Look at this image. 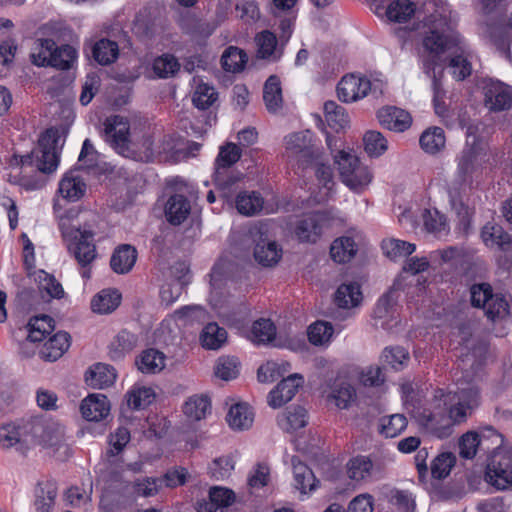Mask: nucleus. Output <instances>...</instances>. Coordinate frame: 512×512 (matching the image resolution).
Returning a JSON list of instances; mask_svg holds the SVG:
<instances>
[{"instance_id":"1","label":"nucleus","mask_w":512,"mask_h":512,"mask_svg":"<svg viewBox=\"0 0 512 512\" xmlns=\"http://www.w3.org/2000/svg\"><path fill=\"white\" fill-rule=\"evenodd\" d=\"M479 404V388L475 383L462 381L456 390H435L430 406L419 412L416 420L429 434L448 438L454 426L464 423Z\"/></svg>"},{"instance_id":"2","label":"nucleus","mask_w":512,"mask_h":512,"mask_svg":"<svg viewBox=\"0 0 512 512\" xmlns=\"http://www.w3.org/2000/svg\"><path fill=\"white\" fill-rule=\"evenodd\" d=\"M311 131H301L285 137L286 151L289 157H294L298 169L303 172L314 171L319 186L316 202L327 201L335 186L333 170L322 149L314 143Z\"/></svg>"},{"instance_id":"3","label":"nucleus","mask_w":512,"mask_h":512,"mask_svg":"<svg viewBox=\"0 0 512 512\" xmlns=\"http://www.w3.org/2000/svg\"><path fill=\"white\" fill-rule=\"evenodd\" d=\"M61 137L57 130L47 129L38 140L37 146L26 155L18 157L15 155V160L21 167L22 177L20 180L21 186L26 190H38L42 188L43 181L40 179H28L27 174L34 169L43 174L54 173L60 163Z\"/></svg>"},{"instance_id":"4","label":"nucleus","mask_w":512,"mask_h":512,"mask_svg":"<svg viewBox=\"0 0 512 512\" xmlns=\"http://www.w3.org/2000/svg\"><path fill=\"white\" fill-rule=\"evenodd\" d=\"M106 142L120 155L140 162L154 158L151 135L131 129L128 120L120 115L111 116L104 123Z\"/></svg>"},{"instance_id":"5","label":"nucleus","mask_w":512,"mask_h":512,"mask_svg":"<svg viewBox=\"0 0 512 512\" xmlns=\"http://www.w3.org/2000/svg\"><path fill=\"white\" fill-rule=\"evenodd\" d=\"M423 46L433 56L451 52L448 67L455 80L462 81L471 75L472 51L458 33L431 30L425 35Z\"/></svg>"},{"instance_id":"6","label":"nucleus","mask_w":512,"mask_h":512,"mask_svg":"<svg viewBox=\"0 0 512 512\" xmlns=\"http://www.w3.org/2000/svg\"><path fill=\"white\" fill-rule=\"evenodd\" d=\"M67 248L72 253L81 266V276L85 279L91 277V271L88 267L97 257L96 246L94 243L95 233L90 228L67 226L62 218L59 223Z\"/></svg>"},{"instance_id":"7","label":"nucleus","mask_w":512,"mask_h":512,"mask_svg":"<svg viewBox=\"0 0 512 512\" xmlns=\"http://www.w3.org/2000/svg\"><path fill=\"white\" fill-rule=\"evenodd\" d=\"M476 158L472 149L464 150L458 159L454 178L447 184L449 203L458 215L467 214L463 196L473 187L474 175L477 172Z\"/></svg>"},{"instance_id":"8","label":"nucleus","mask_w":512,"mask_h":512,"mask_svg":"<svg viewBox=\"0 0 512 512\" xmlns=\"http://www.w3.org/2000/svg\"><path fill=\"white\" fill-rule=\"evenodd\" d=\"M342 183L355 193H362L373 180L372 170L353 150L340 149L333 155Z\"/></svg>"},{"instance_id":"9","label":"nucleus","mask_w":512,"mask_h":512,"mask_svg":"<svg viewBox=\"0 0 512 512\" xmlns=\"http://www.w3.org/2000/svg\"><path fill=\"white\" fill-rule=\"evenodd\" d=\"M470 296L472 306L482 308L485 315L493 321L503 319L510 313L507 298L501 293H494L492 286L488 283L472 285Z\"/></svg>"},{"instance_id":"10","label":"nucleus","mask_w":512,"mask_h":512,"mask_svg":"<svg viewBox=\"0 0 512 512\" xmlns=\"http://www.w3.org/2000/svg\"><path fill=\"white\" fill-rule=\"evenodd\" d=\"M485 481L497 490L512 487V451L494 453L486 466Z\"/></svg>"},{"instance_id":"11","label":"nucleus","mask_w":512,"mask_h":512,"mask_svg":"<svg viewBox=\"0 0 512 512\" xmlns=\"http://www.w3.org/2000/svg\"><path fill=\"white\" fill-rule=\"evenodd\" d=\"M330 220L331 217L326 211L309 214L298 221L294 233L301 242L315 243L322 235L323 229L329 225Z\"/></svg>"},{"instance_id":"12","label":"nucleus","mask_w":512,"mask_h":512,"mask_svg":"<svg viewBox=\"0 0 512 512\" xmlns=\"http://www.w3.org/2000/svg\"><path fill=\"white\" fill-rule=\"evenodd\" d=\"M241 157L239 147L234 143H228L220 148L216 158L215 182L222 189L236 183L239 178L234 176L226 177V169L235 164Z\"/></svg>"},{"instance_id":"13","label":"nucleus","mask_w":512,"mask_h":512,"mask_svg":"<svg viewBox=\"0 0 512 512\" xmlns=\"http://www.w3.org/2000/svg\"><path fill=\"white\" fill-rule=\"evenodd\" d=\"M370 89L369 79L351 74L342 77L337 85V94L342 102L351 103L367 96Z\"/></svg>"},{"instance_id":"14","label":"nucleus","mask_w":512,"mask_h":512,"mask_svg":"<svg viewBox=\"0 0 512 512\" xmlns=\"http://www.w3.org/2000/svg\"><path fill=\"white\" fill-rule=\"evenodd\" d=\"M29 425L7 423L0 427V445L5 448H15L24 454L28 450Z\"/></svg>"},{"instance_id":"15","label":"nucleus","mask_w":512,"mask_h":512,"mask_svg":"<svg viewBox=\"0 0 512 512\" xmlns=\"http://www.w3.org/2000/svg\"><path fill=\"white\" fill-rule=\"evenodd\" d=\"M304 383L301 374L295 373L284 378L268 396V404L272 408H280L289 402Z\"/></svg>"},{"instance_id":"16","label":"nucleus","mask_w":512,"mask_h":512,"mask_svg":"<svg viewBox=\"0 0 512 512\" xmlns=\"http://www.w3.org/2000/svg\"><path fill=\"white\" fill-rule=\"evenodd\" d=\"M235 501L233 490L213 486L209 489L208 499H203L197 503V512H224Z\"/></svg>"},{"instance_id":"17","label":"nucleus","mask_w":512,"mask_h":512,"mask_svg":"<svg viewBox=\"0 0 512 512\" xmlns=\"http://www.w3.org/2000/svg\"><path fill=\"white\" fill-rule=\"evenodd\" d=\"M484 94L485 105L489 110H506L512 104V87L500 81H490L485 86Z\"/></svg>"},{"instance_id":"18","label":"nucleus","mask_w":512,"mask_h":512,"mask_svg":"<svg viewBox=\"0 0 512 512\" xmlns=\"http://www.w3.org/2000/svg\"><path fill=\"white\" fill-rule=\"evenodd\" d=\"M377 119L383 128L394 132H404L412 124L411 115L406 110L395 106L379 109Z\"/></svg>"},{"instance_id":"19","label":"nucleus","mask_w":512,"mask_h":512,"mask_svg":"<svg viewBox=\"0 0 512 512\" xmlns=\"http://www.w3.org/2000/svg\"><path fill=\"white\" fill-rule=\"evenodd\" d=\"M481 238L484 244L490 248H497L512 260V236L495 223H487L481 230Z\"/></svg>"},{"instance_id":"20","label":"nucleus","mask_w":512,"mask_h":512,"mask_svg":"<svg viewBox=\"0 0 512 512\" xmlns=\"http://www.w3.org/2000/svg\"><path fill=\"white\" fill-rule=\"evenodd\" d=\"M80 411L87 421H101L110 412V403L103 394H90L82 400Z\"/></svg>"},{"instance_id":"21","label":"nucleus","mask_w":512,"mask_h":512,"mask_svg":"<svg viewBox=\"0 0 512 512\" xmlns=\"http://www.w3.org/2000/svg\"><path fill=\"white\" fill-rule=\"evenodd\" d=\"M86 188L87 185L79 172L70 170L59 181L58 192L65 200L75 202L84 196Z\"/></svg>"},{"instance_id":"22","label":"nucleus","mask_w":512,"mask_h":512,"mask_svg":"<svg viewBox=\"0 0 512 512\" xmlns=\"http://www.w3.org/2000/svg\"><path fill=\"white\" fill-rule=\"evenodd\" d=\"M116 377L114 367L105 363H96L85 373L87 385L95 389H104L113 385Z\"/></svg>"},{"instance_id":"23","label":"nucleus","mask_w":512,"mask_h":512,"mask_svg":"<svg viewBox=\"0 0 512 512\" xmlns=\"http://www.w3.org/2000/svg\"><path fill=\"white\" fill-rule=\"evenodd\" d=\"M191 211L190 201L181 194H174L169 197L165 205V216L172 225L183 223Z\"/></svg>"},{"instance_id":"24","label":"nucleus","mask_w":512,"mask_h":512,"mask_svg":"<svg viewBox=\"0 0 512 512\" xmlns=\"http://www.w3.org/2000/svg\"><path fill=\"white\" fill-rule=\"evenodd\" d=\"M136 260V249L129 244H122L114 250L110 266L115 273L126 274L133 268Z\"/></svg>"},{"instance_id":"25","label":"nucleus","mask_w":512,"mask_h":512,"mask_svg":"<svg viewBox=\"0 0 512 512\" xmlns=\"http://www.w3.org/2000/svg\"><path fill=\"white\" fill-rule=\"evenodd\" d=\"M70 347V335L67 332H57L43 345L40 355L47 361H56Z\"/></svg>"},{"instance_id":"26","label":"nucleus","mask_w":512,"mask_h":512,"mask_svg":"<svg viewBox=\"0 0 512 512\" xmlns=\"http://www.w3.org/2000/svg\"><path fill=\"white\" fill-rule=\"evenodd\" d=\"M254 258L263 267H273L282 258V248L275 241L261 240L254 248Z\"/></svg>"},{"instance_id":"27","label":"nucleus","mask_w":512,"mask_h":512,"mask_svg":"<svg viewBox=\"0 0 512 512\" xmlns=\"http://www.w3.org/2000/svg\"><path fill=\"white\" fill-rule=\"evenodd\" d=\"M263 100L270 113H277L283 105L281 81L276 75H271L263 87Z\"/></svg>"},{"instance_id":"28","label":"nucleus","mask_w":512,"mask_h":512,"mask_svg":"<svg viewBox=\"0 0 512 512\" xmlns=\"http://www.w3.org/2000/svg\"><path fill=\"white\" fill-rule=\"evenodd\" d=\"M335 303L343 309L356 307L362 301L360 285L356 282L344 283L335 292Z\"/></svg>"},{"instance_id":"29","label":"nucleus","mask_w":512,"mask_h":512,"mask_svg":"<svg viewBox=\"0 0 512 512\" xmlns=\"http://www.w3.org/2000/svg\"><path fill=\"white\" fill-rule=\"evenodd\" d=\"M121 302V294L115 289H104L96 294L91 301L93 312L109 314L113 312Z\"/></svg>"},{"instance_id":"30","label":"nucleus","mask_w":512,"mask_h":512,"mask_svg":"<svg viewBox=\"0 0 512 512\" xmlns=\"http://www.w3.org/2000/svg\"><path fill=\"white\" fill-rule=\"evenodd\" d=\"M254 421V413L249 405L238 403L231 406L227 422L234 430H245L252 426Z\"/></svg>"},{"instance_id":"31","label":"nucleus","mask_w":512,"mask_h":512,"mask_svg":"<svg viewBox=\"0 0 512 512\" xmlns=\"http://www.w3.org/2000/svg\"><path fill=\"white\" fill-rule=\"evenodd\" d=\"M138 369L144 374H155L165 367V355L156 349H146L136 359Z\"/></svg>"},{"instance_id":"32","label":"nucleus","mask_w":512,"mask_h":512,"mask_svg":"<svg viewBox=\"0 0 512 512\" xmlns=\"http://www.w3.org/2000/svg\"><path fill=\"white\" fill-rule=\"evenodd\" d=\"M292 465L296 489L301 493L314 490L317 480L312 470L296 457L292 458Z\"/></svg>"},{"instance_id":"33","label":"nucleus","mask_w":512,"mask_h":512,"mask_svg":"<svg viewBox=\"0 0 512 512\" xmlns=\"http://www.w3.org/2000/svg\"><path fill=\"white\" fill-rule=\"evenodd\" d=\"M257 46V57L269 61H276L280 58V53L277 51V38L268 31H262L255 37Z\"/></svg>"},{"instance_id":"34","label":"nucleus","mask_w":512,"mask_h":512,"mask_svg":"<svg viewBox=\"0 0 512 512\" xmlns=\"http://www.w3.org/2000/svg\"><path fill=\"white\" fill-rule=\"evenodd\" d=\"M277 423L283 431L292 433L306 426V410L300 406L289 409L278 416Z\"/></svg>"},{"instance_id":"35","label":"nucleus","mask_w":512,"mask_h":512,"mask_svg":"<svg viewBox=\"0 0 512 512\" xmlns=\"http://www.w3.org/2000/svg\"><path fill=\"white\" fill-rule=\"evenodd\" d=\"M27 339L31 342H41L54 330V320L47 316H35L27 324Z\"/></svg>"},{"instance_id":"36","label":"nucleus","mask_w":512,"mask_h":512,"mask_svg":"<svg viewBox=\"0 0 512 512\" xmlns=\"http://www.w3.org/2000/svg\"><path fill=\"white\" fill-rule=\"evenodd\" d=\"M357 252V245L352 237L343 236L335 239L330 247V255L337 263L349 262Z\"/></svg>"},{"instance_id":"37","label":"nucleus","mask_w":512,"mask_h":512,"mask_svg":"<svg viewBox=\"0 0 512 512\" xmlns=\"http://www.w3.org/2000/svg\"><path fill=\"white\" fill-rule=\"evenodd\" d=\"M55 44L54 40L48 38L36 40L30 54L31 62L38 67H49Z\"/></svg>"},{"instance_id":"38","label":"nucleus","mask_w":512,"mask_h":512,"mask_svg":"<svg viewBox=\"0 0 512 512\" xmlns=\"http://www.w3.org/2000/svg\"><path fill=\"white\" fill-rule=\"evenodd\" d=\"M92 55L100 65H109L118 58V44L109 39H101L94 44Z\"/></svg>"},{"instance_id":"39","label":"nucleus","mask_w":512,"mask_h":512,"mask_svg":"<svg viewBox=\"0 0 512 512\" xmlns=\"http://www.w3.org/2000/svg\"><path fill=\"white\" fill-rule=\"evenodd\" d=\"M227 339V332L217 323H208L202 330L200 340L204 348L210 350L219 349Z\"/></svg>"},{"instance_id":"40","label":"nucleus","mask_w":512,"mask_h":512,"mask_svg":"<svg viewBox=\"0 0 512 512\" xmlns=\"http://www.w3.org/2000/svg\"><path fill=\"white\" fill-rule=\"evenodd\" d=\"M373 463L367 456H356L349 460L347 463V474L348 477L355 481H365L372 473Z\"/></svg>"},{"instance_id":"41","label":"nucleus","mask_w":512,"mask_h":512,"mask_svg":"<svg viewBox=\"0 0 512 512\" xmlns=\"http://www.w3.org/2000/svg\"><path fill=\"white\" fill-rule=\"evenodd\" d=\"M415 11L416 5L411 0H395L388 5L386 15L390 21L404 23L412 18Z\"/></svg>"},{"instance_id":"42","label":"nucleus","mask_w":512,"mask_h":512,"mask_svg":"<svg viewBox=\"0 0 512 512\" xmlns=\"http://www.w3.org/2000/svg\"><path fill=\"white\" fill-rule=\"evenodd\" d=\"M211 403L208 397L194 395L183 406V412L191 421H199L210 411Z\"/></svg>"},{"instance_id":"43","label":"nucleus","mask_w":512,"mask_h":512,"mask_svg":"<svg viewBox=\"0 0 512 512\" xmlns=\"http://www.w3.org/2000/svg\"><path fill=\"white\" fill-rule=\"evenodd\" d=\"M264 200L257 192H242L236 198V208L242 215L252 216L263 208Z\"/></svg>"},{"instance_id":"44","label":"nucleus","mask_w":512,"mask_h":512,"mask_svg":"<svg viewBox=\"0 0 512 512\" xmlns=\"http://www.w3.org/2000/svg\"><path fill=\"white\" fill-rule=\"evenodd\" d=\"M444 130L440 127H433L425 130L420 137L421 148L429 154H436L445 146Z\"/></svg>"},{"instance_id":"45","label":"nucleus","mask_w":512,"mask_h":512,"mask_svg":"<svg viewBox=\"0 0 512 512\" xmlns=\"http://www.w3.org/2000/svg\"><path fill=\"white\" fill-rule=\"evenodd\" d=\"M276 327L270 319H259L252 325L250 340L256 344H267L275 339Z\"/></svg>"},{"instance_id":"46","label":"nucleus","mask_w":512,"mask_h":512,"mask_svg":"<svg viewBox=\"0 0 512 512\" xmlns=\"http://www.w3.org/2000/svg\"><path fill=\"white\" fill-rule=\"evenodd\" d=\"M247 60V54L242 49L234 46L228 47L221 57L223 69L232 73L242 71Z\"/></svg>"},{"instance_id":"47","label":"nucleus","mask_w":512,"mask_h":512,"mask_svg":"<svg viewBox=\"0 0 512 512\" xmlns=\"http://www.w3.org/2000/svg\"><path fill=\"white\" fill-rule=\"evenodd\" d=\"M381 248L388 258L396 261L397 259L411 255L415 251L416 246L410 242L391 238L383 240Z\"/></svg>"},{"instance_id":"48","label":"nucleus","mask_w":512,"mask_h":512,"mask_svg":"<svg viewBox=\"0 0 512 512\" xmlns=\"http://www.w3.org/2000/svg\"><path fill=\"white\" fill-rule=\"evenodd\" d=\"M163 488V480L158 477H142L133 481L131 491L136 497L149 498L157 495Z\"/></svg>"},{"instance_id":"49","label":"nucleus","mask_w":512,"mask_h":512,"mask_svg":"<svg viewBox=\"0 0 512 512\" xmlns=\"http://www.w3.org/2000/svg\"><path fill=\"white\" fill-rule=\"evenodd\" d=\"M127 404L133 410H139L150 405L155 399L152 388L134 386L126 394Z\"/></svg>"},{"instance_id":"50","label":"nucleus","mask_w":512,"mask_h":512,"mask_svg":"<svg viewBox=\"0 0 512 512\" xmlns=\"http://www.w3.org/2000/svg\"><path fill=\"white\" fill-rule=\"evenodd\" d=\"M364 150L370 157H380L388 149V141L379 131L370 130L363 136Z\"/></svg>"},{"instance_id":"51","label":"nucleus","mask_w":512,"mask_h":512,"mask_svg":"<svg viewBox=\"0 0 512 512\" xmlns=\"http://www.w3.org/2000/svg\"><path fill=\"white\" fill-rule=\"evenodd\" d=\"M334 333L331 323L316 321L308 327L307 335L309 342L315 346H323L330 342Z\"/></svg>"},{"instance_id":"52","label":"nucleus","mask_w":512,"mask_h":512,"mask_svg":"<svg viewBox=\"0 0 512 512\" xmlns=\"http://www.w3.org/2000/svg\"><path fill=\"white\" fill-rule=\"evenodd\" d=\"M324 115L328 125L335 130L342 129L348 124V115L344 107L335 101L324 103Z\"/></svg>"},{"instance_id":"53","label":"nucleus","mask_w":512,"mask_h":512,"mask_svg":"<svg viewBox=\"0 0 512 512\" xmlns=\"http://www.w3.org/2000/svg\"><path fill=\"white\" fill-rule=\"evenodd\" d=\"M423 222L425 229L437 237L446 235L449 231L445 216L437 210H425Z\"/></svg>"},{"instance_id":"54","label":"nucleus","mask_w":512,"mask_h":512,"mask_svg":"<svg viewBox=\"0 0 512 512\" xmlns=\"http://www.w3.org/2000/svg\"><path fill=\"white\" fill-rule=\"evenodd\" d=\"M408 421L403 414H393L381 419L380 433L387 438H394L407 427Z\"/></svg>"},{"instance_id":"55","label":"nucleus","mask_w":512,"mask_h":512,"mask_svg":"<svg viewBox=\"0 0 512 512\" xmlns=\"http://www.w3.org/2000/svg\"><path fill=\"white\" fill-rule=\"evenodd\" d=\"M52 62L50 67H54L60 70H68L72 67L74 61L77 58V51L70 45H62L55 48L53 51Z\"/></svg>"},{"instance_id":"56","label":"nucleus","mask_w":512,"mask_h":512,"mask_svg":"<svg viewBox=\"0 0 512 512\" xmlns=\"http://www.w3.org/2000/svg\"><path fill=\"white\" fill-rule=\"evenodd\" d=\"M57 495V489L53 483L42 484L36 492L35 508L37 512H50Z\"/></svg>"},{"instance_id":"57","label":"nucleus","mask_w":512,"mask_h":512,"mask_svg":"<svg viewBox=\"0 0 512 512\" xmlns=\"http://www.w3.org/2000/svg\"><path fill=\"white\" fill-rule=\"evenodd\" d=\"M235 468V462L231 456L215 458L208 466V473L214 480L229 478Z\"/></svg>"},{"instance_id":"58","label":"nucleus","mask_w":512,"mask_h":512,"mask_svg":"<svg viewBox=\"0 0 512 512\" xmlns=\"http://www.w3.org/2000/svg\"><path fill=\"white\" fill-rule=\"evenodd\" d=\"M180 69L177 58L171 54H163L153 62V71L159 78L174 76Z\"/></svg>"},{"instance_id":"59","label":"nucleus","mask_w":512,"mask_h":512,"mask_svg":"<svg viewBox=\"0 0 512 512\" xmlns=\"http://www.w3.org/2000/svg\"><path fill=\"white\" fill-rule=\"evenodd\" d=\"M35 280L38 282L40 290L45 291L51 298L60 299L63 297V287L53 275L44 270H39L36 273Z\"/></svg>"},{"instance_id":"60","label":"nucleus","mask_w":512,"mask_h":512,"mask_svg":"<svg viewBox=\"0 0 512 512\" xmlns=\"http://www.w3.org/2000/svg\"><path fill=\"white\" fill-rule=\"evenodd\" d=\"M217 100V92L213 86L199 83L193 94V104L201 110L208 109Z\"/></svg>"},{"instance_id":"61","label":"nucleus","mask_w":512,"mask_h":512,"mask_svg":"<svg viewBox=\"0 0 512 512\" xmlns=\"http://www.w3.org/2000/svg\"><path fill=\"white\" fill-rule=\"evenodd\" d=\"M456 458L450 452L439 454L431 463V474L436 479L447 477L455 465Z\"/></svg>"},{"instance_id":"62","label":"nucleus","mask_w":512,"mask_h":512,"mask_svg":"<svg viewBox=\"0 0 512 512\" xmlns=\"http://www.w3.org/2000/svg\"><path fill=\"white\" fill-rule=\"evenodd\" d=\"M382 360L393 369L400 370L409 360V353L399 346L385 348L382 353Z\"/></svg>"},{"instance_id":"63","label":"nucleus","mask_w":512,"mask_h":512,"mask_svg":"<svg viewBox=\"0 0 512 512\" xmlns=\"http://www.w3.org/2000/svg\"><path fill=\"white\" fill-rule=\"evenodd\" d=\"M480 443V435L477 432L465 433L459 440V455L465 459L474 458Z\"/></svg>"},{"instance_id":"64","label":"nucleus","mask_w":512,"mask_h":512,"mask_svg":"<svg viewBox=\"0 0 512 512\" xmlns=\"http://www.w3.org/2000/svg\"><path fill=\"white\" fill-rule=\"evenodd\" d=\"M356 397V391L352 385L347 382H342L333 389L330 398L334 401L335 405L340 409L348 407L350 402Z\"/></svg>"}]
</instances>
